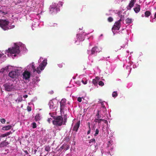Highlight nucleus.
I'll return each mask as SVG.
<instances>
[{
    "label": "nucleus",
    "mask_w": 156,
    "mask_h": 156,
    "mask_svg": "<svg viewBox=\"0 0 156 156\" xmlns=\"http://www.w3.org/2000/svg\"><path fill=\"white\" fill-rule=\"evenodd\" d=\"M133 9L136 13H138L140 10V5L138 4H136V7L134 8Z\"/></svg>",
    "instance_id": "4468645a"
},
{
    "label": "nucleus",
    "mask_w": 156,
    "mask_h": 156,
    "mask_svg": "<svg viewBox=\"0 0 156 156\" xmlns=\"http://www.w3.org/2000/svg\"><path fill=\"white\" fill-rule=\"evenodd\" d=\"M65 101V102H66V99H62V101Z\"/></svg>",
    "instance_id": "49530a36"
},
{
    "label": "nucleus",
    "mask_w": 156,
    "mask_h": 156,
    "mask_svg": "<svg viewBox=\"0 0 156 156\" xmlns=\"http://www.w3.org/2000/svg\"><path fill=\"white\" fill-rule=\"evenodd\" d=\"M40 117L39 114L35 116V119L36 121H38L40 119Z\"/></svg>",
    "instance_id": "c85d7f7f"
},
{
    "label": "nucleus",
    "mask_w": 156,
    "mask_h": 156,
    "mask_svg": "<svg viewBox=\"0 0 156 156\" xmlns=\"http://www.w3.org/2000/svg\"><path fill=\"white\" fill-rule=\"evenodd\" d=\"M31 67L33 69V71L34 72L36 71L37 73L38 74L41 73V71L40 70V69H39V68H38V67H37V69H36L34 65L33 64H32Z\"/></svg>",
    "instance_id": "ddd939ff"
},
{
    "label": "nucleus",
    "mask_w": 156,
    "mask_h": 156,
    "mask_svg": "<svg viewBox=\"0 0 156 156\" xmlns=\"http://www.w3.org/2000/svg\"><path fill=\"white\" fill-rule=\"evenodd\" d=\"M90 138V136L88 137V138Z\"/></svg>",
    "instance_id": "13d9d810"
},
{
    "label": "nucleus",
    "mask_w": 156,
    "mask_h": 156,
    "mask_svg": "<svg viewBox=\"0 0 156 156\" xmlns=\"http://www.w3.org/2000/svg\"><path fill=\"white\" fill-rule=\"evenodd\" d=\"M9 75L10 77L13 78L16 77L18 75L17 72L14 71L10 72Z\"/></svg>",
    "instance_id": "6e6552de"
},
{
    "label": "nucleus",
    "mask_w": 156,
    "mask_h": 156,
    "mask_svg": "<svg viewBox=\"0 0 156 156\" xmlns=\"http://www.w3.org/2000/svg\"><path fill=\"white\" fill-rule=\"evenodd\" d=\"M65 101H61L60 102V110H62L63 109L64 106L65 105Z\"/></svg>",
    "instance_id": "a211bd4d"
},
{
    "label": "nucleus",
    "mask_w": 156,
    "mask_h": 156,
    "mask_svg": "<svg viewBox=\"0 0 156 156\" xmlns=\"http://www.w3.org/2000/svg\"><path fill=\"white\" fill-rule=\"evenodd\" d=\"M77 101L79 102H81L82 101V99L80 97H79L78 99H77Z\"/></svg>",
    "instance_id": "58836bf2"
},
{
    "label": "nucleus",
    "mask_w": 156,
    "mask_h": 156,
    "mask_svg": "<svg viewBox=\"0 0 156 156\" xmlns=\"http://www.w3.org/2000/svg\"><path fill=\"white\" fill-rule=\"evenodd\" d=\"M154 19H155L156 18V13H155L154 16Z\"/></svg>",
    "instance_id": "09e8293b"
},
{
    "label": "nucleus",
    "mask_w": 156,
    "mask_h": 156,
    "mask_svg": "<svg viewBox=\"0 0 156 156\" xmlns=\"http://www.w3.org/2000/svg\"><path fill=\"white\" fill-rule=\"evenodd\" d=\"M54 120L52 121V123L57 126H61L63 124V118L61 116H54Z\"/></svg>",
    "instance_id": "f257e3e1"
},
{
    "label": "nucleus",
    "mask_w": 156,
    "mask_h": 156,
    "mask_svg": "<svg viewBox=\"0 0 156 156\" xmlns=\"http://www.w3.org/2000/svg\"><path fill=\"white\" fill-rule=\"evenodd\" d=\"M98 85L99 86H102L104 85V83L103 82L101 81H100L98 83Z\"/></svg>",
    "instance_id": "2f4dec72"
},
{
    "label": "nucleus",
    "mask_w": 156,
    "mask_h": 156,
    "mask_svg": "<svg viewBox=\"0 0 156 156\" xmlns=\"http://www.w3.org/2000/svg\"><path fill=\"white\" fill-rule=\"evenodd\" d=\"M50 147L49 146H45V150L48 152L50 151Z\"/></svg>",
    "instance_id": "b1692460"
},
{
    "label": "nucleus",
    "mask_w": 156,
    "mask_h": 156,
    "mask_svg": "<svg viewBox=\"0 0 156 156\" xmlns=\"http://www.w3.org/2000/svg\"><path fill=\"white\" fill-rule=\"evenodd\" d=\"M60 148H61V149H63L64 148V147L63 145H62L61 147H60Z\"/></svg>",
    "instance_id": "8fccbe9b"
},
{
    "label": "nucleus",
    "mask_w": 156,
    "mask_h": 156,
    "mask_svg": "<svg viewBox=\"0 0 156 156\" xmlns=\"http://www.w3.org/2000/svg\"><path fill=\"white\" fill-rule=\"evenodd\" d=\"M58 65L60 68H62L63 66L62 63H61L58 64Z\"/></svg>",
    "instance_id": "e433bc0d"
},
{
    "label": "nucleus",
    "mask_w": 156,
    "mask_h": 156,
    "mask_svg": "<svg viewBox=\"0 0 156 156\" xmlns=\"http://www.w3.org/2000/svg\"><path fill=\"white\" fill-rule=\"evenodd\" d=\"M88 125H89V126H90V123L89 122H88Z\"/></svg>",
    "instance_id": "6e6d98bb"
},
{
    "label": "nucleus",
    "mask_w": 156,
    "mask_h": 156,
    "mask_svg": "<svg viewBox=\"0 0 156 156\" xmlns=\"http://www.w3.org/2000/svg\"><path fill=\"white\" fill-rule=\"evenodd\" d=\"M101 50V48L97 46L93 48L91 50V55L95 54L99 52Z\"/></svg>",
    "instance_id": "39448f33"
},
{
    "label": "nucleus",
    "mask_w": 156,
    "mask_h": 156,
    "mask_svg": "<svg viewBox=\"0 0 156 156\" xmlns=\"http://www.w3.org/2000/svg\"><path fill=\"white\" fill-rule=\"evenodd\" d=\"M8 51L9 52L12 54H19L20 52L19 46L17 45H16L12 48H9Z\"/></svg>",
    "instance_id": "7ed1b4c3"
},
{
    "label": "nucleus",
    "mask_w": 156,
    "mask_h": 156,
    "mask_svg": "<svg viewBox=\"0 0 156 156\" xmlns=\"http://www.w3.org/2000/svg\"><path fill=\"white\" fill-rule=\"evenodd\" d=\"M1 122L2 123H5V120L4 119H1Z\"/></svg>",
    "instance_id": "c9c22d12"
},
{
    "label": "nucleus",
    "mask_w": 156,
    "mask_h": 156,
    "mask_svg": "<svg viewBox=\"0 0 156 156\" xmlns=\"http://www.w3.org/2000/svg\"><path fill=\"white\" fill-rule=\"evenodd\" d=\"M122 21L121 20V19H120L118 21H117V22L118 23V22H119V23H120V22L121 21Z\"/></svg>",
    "instance_id": "a18cd8bd"
},
{
    "label": "nucleus",
    "mask_w": 156,
    "mask_h": 156,
    "mask_svg": "<svg viewBox=\"0 0 156 156\" xmlns=\"http://www.w3.org/2000/svg\"><path fill=\"white\" fill-rule=\"evenodd\" d=\"M81 82L84 84H86L87 83V80L85 78L83 79L82 80Z\"/></svg>",
    "instance_id": "a878e982"
},
{
    "label": "nucleus",
    "mask_w": 156,
    "mask_h": 156,
    "mask_svg": "<svg viewBox=\"0 0 156 156\" xmlns=\"http://www.w3.org/2000/svg\"><path fill=\"white\" fill-rule=\"evenodd\" d=\"M51 9H50V10H54V9H56L55 8H51Z\"/></svg>",
    "instance_id": "37998d69"
},
{
    "label": "nucleus",
    "mask_w": 156,
    "mask_h": 156,
    "mask_svg": "<svg viewBox=\"0 0 156 156\" xmlns=\"http://www.w3.org/2000/svg\"><path fill=\"white\" fill-rule=\"evenodd\" d=\"M103 108H105V106H103Z\"/></svg>",
    "instance_id": "5fc2aeb1"
},
{
    "label": "nucleus",
    "mask_w": 156,
    "mask_h": 156,
    "mask_svg": "<svg viewBox=\"0 0 156 156\" xmlns=\"http://www.w3.org/2000/svg\"><path fill=\"white\" fill-rule=\"evenodd\" d=\"M9 22L5 20H0V27L4 30H5L15 27L14 26H12L13 27L9 28L8 27Z\"/></svg>",
    "instance_id": "f03ea898"
},
{
    "label": "nucleus",
    "mask_w": 156,
    "mask_h": 156,
    "mask_svg": "<svg viewBox=\"0 0 156 156\" xmlns=\"http://www.w3.org/2000/svg\"><path fill=\"white\" fill-rule=\"evenodd\" d=\"M96 142V140L95 139H93L90 140L89 141V143L90 144L91 143H95Z\"/></svg>",
    "instance_id": "cd10ccee"
},
{
    "label": "nucleus",
    "mask_w": 156,
    "mask_h": 156,
    "mask_svg": "<svg viewBox=\"0 0 156 156\" xmlns=\"http://www.w3.org/2000/svg\"><path fill=\"white\" fill-rule=\"evenodd\" d=\"M67 116L66 115H64V119H63V124L64 125H66V123L67 122Z\"/></svg>",
    "instance_id": "6ab92c4d"
},
{
    "label": "nucleus",
    "mask_w": 156,
    "mask_h": 156,
    "mask_svg": "<svg viewBox=\"0 0 156 156\" xmlns=\"http://www.w3.org/2000/svg\"><path fill=\"white\" fill-rule=\"evenodd\" d=\"M23 97L24 98H27L28 95H25L23 96Z\"/></svg>",
    "instance_id": "79ce46f5"
},
{
    "label": "nucleus",
    "mask_w": 156,
    "mask_h": 156,
    "mask_svg": "<svg viewBox=\"0 0 156 156\" xmlns=\"http://www.w3.org/2000/svg\"><path fill=\"white\" fill-rule=\"evenodd\" d=\"M108 20L109 22H111L113 21V19L111 17H109L108 19Z\"/></svg>",
    "instance_id": "72a5a7b5"
},
{
    "label": "nucleus",
    "mask_w": 156,
    "mask_h": 156,
    "mask_svg": "<svg viewBox=\"0 0 156 156\" xmlns=\"http://www.w3.org/2000/svg\"><path fill=\"white\" fill-rule=\"evenodd\" d=\"M111 142H112L111 141H109L108 143H111Z\"/></svg>",
    "instance_id": "603ef678"
},
{
    "label": "nucleus",
    "mask_w": 156,
    "mask_h": 156,
    "mask_svg": "<svg viewBox=\"0 0 156 156\" xmlns=\"http://www.w3.org/2000/svg\"><path fill=\"white\" fill-rule=\"evenodd\" d=\"M136 1V0H131L128 5L127 7V9L128 10H130L134 6V5Z\"/></svg>",
    "instance_id": "1a4fd4ad"
},
{
    "label": "nucleus",
    "mask_w": 156,
    "mask_h": 156,
    "mask_svg": "<svg viewBox=\"0 0 156 156\" xmlns=\"http://www.w3.org/2000/svg\"><path fill=\"white\" fill-rule=\"evenodd\" d=\"M89 130L87 132V134H90V126H89Z\"/></svg>",
    "instance_id": "4c0bfd02"
},
{
    "label": "nucleus",
    "mask_w": 156,
    "mask_h": 156,
    "mask_svg": "<svg viewBox=\"0 0 156 156\" xmlns=\"http://www.w3.org/2000/svg\"><path fill=\"white\" fill-rule=\"evenodd\" d=\"M52 119L51 118H48V122L49 123H50L51 122V120Z\"/></svg>",
    "instance_id": "ea45409f"
},
{
    "label": "nucleus",
    "mask_w": 156,
    "mask_h": 156,
    "mask_svg": "<svg viewBox=\"0 0 156 156\" xmlns=\"http://www.w3.org/2000/svg\"><path fill=\"white\" fill-rule=\"evenodd\" d=\"M11 133H11V131H10L9 132H7V133H5L2 134L1 135V136L2 137H5V136H9V135Z\"/></svg>",
    "instance_id": "aec40b11"
},
{
    "label": "nucleus",
    "mask_w": 156,
    "mask_h": 156,
    "mask_svg": "<svg viewBox=\"0 0 156 156\" xmlns=\"http://www.w3.org/2000/svg\"><path fill=\"white\" fill-rule=\"evenodd\" d=\"M121 27L120 23H119V22H116L113 27L112 29L114 30H119Z\"/></svg>",
    "instance_id": "9b49d317"
},
{
    "label": "nucleus",
    "mask_w": 156,
    "mask_h": 156,
    "mask_svg": "<svg viewBox=\"0 0 156 156\" xmlns=\"http://www.w3.org/2000/svg\"><path fill=\"white\" fill-rule=\"evenodd\" d=\"M23 79L28 80L30 78V73L29 72L25 71L23 73Z\"/></svg>",
    "instance_id": "423d86ee"
},
{
    "label": "nucleus",
    "mask_w": 156,
    "mask_h": 156,
    "mask_svg": "<svg viewBox=\"0 0 156 156\" xmlns=\"http://www.w3.org/2000/svg\"><path fill=\"white\" fill-rule=\"evenodd\" d=\"M105 121V122H107V121L105 120L104 119H97L95 118L94 120V122H98V123H100L101 121Z\"/></svg>",
    "instance_id": "f3484780"
},
{
    "label": "nucleus",
    "mask_w": 156,
    "mask_h": 156,
    "mask_svg": "<svg viewBox=\"0 0 156 156\" xmlns=\"http://www.w3.org/2000/svg\"><path fill=\"white\" fill-rule=\"evenodd\" d=\"M47 64V61L45 60H44L39 65V69H40L41 70H43L44 68Z\"/></svg>",
    "instance_id": "0eeeda50"
},
{
    "label": "nucleus",
    "mask_w": 156,
    "mask_h": 156,
    "mask_svg": "<svg viewBox=\"0 0 156 156\" xmlns=\"http://www.w3.org/2000/svg\"><path fill=\"white\" fill-rule=\"evenodd\" d=\"M12 86L13 85L12 84L10 85L7 83L4 85L5 90L7 91H9L12 90L13 88Z\"/></svg>",
    "instance_id": "9d476101"
},
{
    "label": "nucleus",
    "mask_w": 156,
    "mask_h": 156,
    "mask_svg": "<svg viewBox=\"0 0 156 156\" xmlns=\"http://www.w3.org/2000/svg\"><path fill=\"white\" fill-rule=\"evenodd\" d=\"M12 126L10 125H8L5 126L3 127L2 128V129L3 130H7L11 129Z\"/></svg>",
    "instance_id": "dca6fc26"
},
{
    "label": "nucleus",
    "mask_w": 156,
    "mask_h": 156,
    "mask_svg": "<svg viewBox=\"0 0 156 156\" xmlns=\"http://www.w3.org/2000/svg\"><path fill=\"white\" fill-rule=\"evenodd\" d=\"M99 132V131L98 129H97L95 131V133L94 134V136H96L98 134Z\"/></svg>",
    "instance_id": "7c9ffc66"
},
{
    "label": "nucleus",
    "mask_w": 156,
    "mask_h": 156,
    "mask_svg": "<svg viewBox=\"0 0 156 156\" xmlns=\"http://www.w3.org/2000/svg\"><path fill=\"white\" fill-rule=\"evenodd\" d=\"M4 143V142H2V143H1V144H0V147H3V144Z\"/></svg>",
    "instance_id": "a19ab883"
},
{
    "label": "nucleus",
    "mask_w": 156,
    "mask_h": 156,
    "mask_svg": "<svg viewBox=\"0 0 156 156\" xmlns=\"http://www.w3.org/2000/svg\"><path fill=\"white\" fill-rule=\"evenodd\" d=\"M37 127V124L35 122L32 123V128L34 129L35 128Z\"/></svg>",
    "instance_id": "473e14b6"
},
{
    "label": "nucleus",
    "mask_w": 156,
    "mask_h": 156,
    "mask_svg": "<svg viewBox=\"0 0 156 156\" xmlns=\"http://www.w3.org/2000/svg\"><path fill=\"white\" fill-rule=\"evenodd\" d=\"M99 80V78L98 77H96L95 79L92 80V83L95 85L97 86L98 85V82Z\"/></svg>",
    "instance_id": "2eb2a0df"
},
{
    "label": "nucleus",
    "mask_w": 156,
    "mask_h": 156,
    "mask_svg": "<svg viewBox=\"0 0 156 156\" xmlns=\"http://www.w3.org/2000/svg\"><path fill=\"white\" fill-rule=\"evenodd\" d=\"M118 95L116 91H114L112 94V96L113 97L115 98Z\"/></svg>",
    "instance_id": "bb28decb"
},
{
    "label": "nucleus",
    "mask_w": 156,
    "mask_h": 156,
    "mask_svg": "<svg viewBox=\"0 0 156 156\" xmlns=\"http://www.w3.org/2000/svg\"><path fill=\"white\" fill-rule=\"evenodd\" d=\"M24 152L27 154H28V151L26 150V151H24Z\"/></svg>",
    "instance_id": "c03bdc74"
},
{
    "label": "nucleus",
    "mask_w": 156,
    "mask_h": 156,
    "mask_svg": "<svg viewBox=\"0 0 156 156\" xmlns=\"http://www.w3.org/2000/svg\"><path fill=\"white\" fill-rule=\"evenodd\" d=\"M9 68L8 66H6L4 68H2L1 69L0 72H4L5 70H7Z\"/></svg>",
    "instance_id": "393cba45"
},
{
    "label": "nucleus",
    "mask_w": 156,
    "mask_h": 156,
    "mask_svg": "<svg viewBox=\"0 0 156 156\" xmlns=\"http://www.w3.org/2000/svg\"><path fill=\"white\" fill-rule=\"evenodd\" d=\"M80 121L78 122L74 126L73 129V131L77 132L80 126Z\"/></svg>",
    "instance_id": "f8f14e48"
},
{
    "label": "nucleus",
    "mask_w": 156,
    "mask_h": 156,
    "mask_svg": "<svg viewBox=\"0 0 156 156\" xmlns=\"http://www.w3.org/2000/svg\"><path fill=\"white\" fill-rule=\"evenodd\" d=\"M22 97L21 96L19 97L15 101L16 103H19L22 101Z\"/></svg>",
    "instance_id": "412c9836"
},
{
    "label": "nucleus",
    "mask_w": 156,
    "mask_h": 156,
    "mask_svg": "<svg viewBox=\"0 0 156 156\" xmlns=\"http://www.w3.org/2000/svg\"><path fill=\"white\" fill-rule=\"evenodd\" d=\"M27 110L28 112H30L31 110V108L30 106H27Z\"/></svg>",
    "instance_id": "f704fd0d"
},
{
    "label": "nucleus",
    "mask_w": 156,
    "mask_h": 156,
    "mask_svg": "<svg viewBox=\"0 0 156 156\" xmlns=\"http://www.w3.org/2000/svg\"><path fill=\"white\" fill-rule=\"evenodd\" d=\"M96 116L97 117V119H99L101 117V115H99V111H98L97 113Z\"/></svg>",
    "instance_id": "c756f323"
},
{
    "label": "nucleus",
    "mask_w": 156,
    "mask_h": 156,
    "mask_svg": "<svg viewBox=\"0 0 156 156\" xmlns=\"http://www.w3.org/2000/svg\"><path fill=\"white\" fill-rule=\"evenodd\" d=\"M16 55H14V56H16Z\"/></svg>",
    "instance_id": "4d7b16f0"
},
{
    "label": "nucleus",
    "mask_w": 156,
    "mask_h": 156,
    "mask_svg": "<svg viewBox=\"0 0 156 156\" xmlns=\"http://www.w3.org/2000/svg\"><path fill=\"white\" fill-rule=\"evenodd\" d=\"M151 14V12L149 11H147L145 13V16L146 17H148Z\"/></svg>",
    "instance_id": "4be33fe9"
},
{
    "label": "nucleus",
    "mask_w": 156,
    "mask_h": 156,
    "mask_svg": "<svg viewBox=\"0 0 156 156\" xmlns=\"http://www.w3.org/2000/svg\"><path fill=\"white\" fill-rule=\"evenodd\" d=\"M2 56V55L1 54H0V58H1Z\"/></svg>",
    "instance_id": "864d4df0"
},
{
    "label": "nucleus",
    "mask_w": 156,
    "mask_h": 156,
    "mask_svg": "<svg viewBox=\"0 0 156 156\" xmlns=\"http://www.w3.org/2000/svg\"><path fill=\"white\" fill-rule=\"evenodd\" d=\"M132 20L131 19H130L129 18H127L126 20V23H130L132 22Z\"/></svg>",
    "instance_id": "5701e85b"
},
{
    "label": "nucleus",
    "mask_w": 156,
    "mask_h": 156,
    "mask_svg": "<svg viewBox=\"0 0 156 156\" xmlns=\"http://www.w3.org/2000/svg\"><path fill=\"white\" fill-rule=\"evenodd\" d=\"M37 151V150H36V149L34 150V153L35 154Z\"/></svg>",
    "instance_id": "de8ad7c7"
},
{
    "label": "nucleus",
    "mask_w": 156,
    "mask_h": 156,
    "mask_svg": "<svg viewBox=\"0 0 156 156\" xmlns=\"http://www.w3.org/2000/svg\"><path fill=\"white\" fill-rule=\"evenodd\" d=\"M87 111V110H86L85 108V109H84V112H85V111Z\"/></svg>",
    "instance_id": "3c124183"
},
{
    "label": "nucleus",
    "mask_w": 156,
    "mask_h": 156,
    "mask_svg": "<svg viewBox=\"0 0 156 156\" xmlns=\"http://www.w3.org/2000/svg\"><path fill=\"white\" fill-rule=\"evenodd\" d=\"M58 101L55 99H53L50 101L49 103V106L50 109H53L57 107Z\"/></svg>",
    "instance_id": "20e7f679"
}]
</instances>
